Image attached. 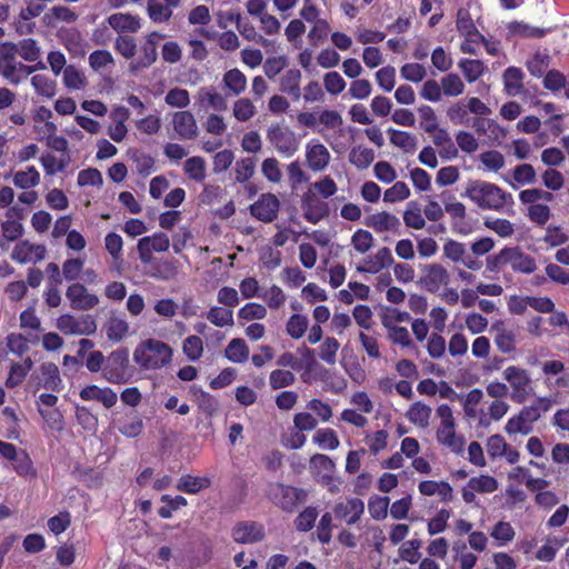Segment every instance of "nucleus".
<instances>
[{"label": "nucleus", "mask_w": 569, "mask_h": 569, "mask_svg": "<svg viewBox=\"0 0 569 569\" xmlns=\"http://www.w3.org/2000/svg\"><path fill=\"white\" fill-rule=\"evenodd\" d=\"M463 197L481 210L501 212L513 204V197L501 187L485 180H470L466 184Z\"/></svg>", "instance_id": "obj_1"}, {"label": "nucleus", "mask_w": 569, "mask_h": 569, "mask_svg": "<svg viewBox=\"0 0 569 569\" xmlns=\"http://www.w3.org/2000/svg\"><path fill=\"white\" fill-rule=\"evenodd\" d=\"M172 360V347L160 339H144L133 350V361L142 371L161 370L169 367Z\"/></svg>", "instance_id": "obj_2"}, {"label": "nucleus", "mask_w": 569, "mask_h": 569, "mask_svg": "<svg viewBox=\"0 0 569 569\" xmlns=\"http://www.w3.org/2000/svg\"><path fill=\"white\" fill-rule=\"evenodd\" d=\"M519 201L527 207L526 216L537 226L543 227L551 218L548 206L555 199L553 193L540 188L525 189L519 193Z\"/></svg>", "instance_id": "obj_3"}, {"label": "nucleus", "mask_w": 569, "mask_h": 569, "mask_svg": "<svg viewBox=\"0 0 569 569\" xmlns=\"http://www.w3.org/2000/svg\"><path fill=\"white\" fill-rule=\"evenodd\" d=\"M439 426L436 431V439L439 445L453 453H461L465 447V438L456 431V420L450 406L442 403L436 409Z\"/></svg>", "instance_id": "obj_4"}, {"label": "nucleus", "mask_w": 569, "mask_h": 569, "mask_svg": "<svg viewBox=\"0 0 569 569\" xmlns=\"http://www.w3.org/2000/svg\"><path fill=\"white\" fill-rule=\"evenodd\" d=\"M269 144L282 157H292L300 147L299 136L287 124L271 123L266 130Z\"/></svg>", "instance_id": "obj_5"}, {"label": "nucleus", "mask_w": 569, "mask_h": 569, "mask_svg": "<svg viewBox=\"0 0 569 569\" xmlns=\"http://www.w3.org/2000/svg\"><path fill=\"white\" fill-rule=\"evenodd\" d=\"M502 378L508 382L510 398L517 403L526 402L533 395V386L527 369L508 366L502 371Z\"/></svg>", "instance_id": "obj_6"}, {"label": "nucleus", "mask_w": 569, "mask_h": 569, "mask_svg": "<svg viewBox=\"0 0 569 569\" xmlns=\"http://www.w3.org/2000/svg\"><path fill=\"white\" fill-rule=\"evenodd\" d=\"M102 377L113 385H122L130 381L132 369L130 367L128 349H117L107 357Z\"/></svg>", "instance_id": "obj_7"}, {"label": "nucleus", "mask_w": 569, "mask_h": 569, "mask_svg": "<svg viewBox=\"0 0 569 569\" xmlns=\"http://www.w3.org/2000/svg\"><path fill=\"white\" fill-rule=\"evenodd\" d=\"M318 121L322 129H317V131L322 134L336 153L342 152L346 149V146L339 141V138L345 134L342 116L336 110H322L318 114Z\"/></svg>", "instance_id": "obj_8"}, {"label": "nucleus", "mask_w": 569, "mask_h": 569, "mask_svg": "<svg viewBox=\"0 0 569 569\" xmlns=\"http://www.w3.org/2000/svg\"><path fill=\"white\" fill-rule=\"evenodd\" d=\"M163 38L160 32H150L139 49V56L130 62V71L138 72L153 64L158 58V43Z\"/></svg>", "instance_id": "obj_9"}, {"label": "nucleus", "mask_w": 569, "mask_h": 569, "mask_svg": "<svg viewBox=\"0 0 569 569\" xmlns=\"http://www.w3.org/2000/svg\"><path fill=\"white\" fill-rule=\"evenodd\" d=\"M36 67L18 61L13 54L0 57V76L12 86H18L27 79Z\"/></svg>", "instance_id": "obj_10"}, {"label": "nucleus", "mask_w": 569, "mask_h": 569, "mask_svg": "<svg viewBox=\"0 0 569 569\" xmlns=\"http://www.w3.org/2000/svg\"><path fill=\"white\" fill-rule=\"evenodd\" d=\"M421 270L422 276L419 283L425 290L431 293H439V291L450 282L449 271L440 263L425 264Z\"/></svg>", "instance_id": "obj_11"}, {"label": "nucleus", "mask_w": 569, "mask_h": 569, "mask_svg": "<svg viewBox=\"0 0 569 569\" xmlns=\"http://www.w3.org/2000/svg\"><path fill=\"white\" fill-rule=\"evenodd\" d=\"M57 328L64 335L89 336L96 332L97 323L91 316L73 317L62 315L57 319Z\"/></svg>", "instance_id": "obj_12"}, {"label": "nucleus", "mask_w": 569, "mask_h": 569, "mask_svg": "<svg viewBox=\"0 0 569 569\" xmlns=\"http://www.w3.org/2000/svg\"><path fill=\"white\" fill-rule=\"evenodd\" d=\"M269 496L274 503L281 507L284 511H292L298 503L306 499V492L301 489L276 483L270 487Z\"/></svg>", "instance_id": "obj_13"}, {"label": "nucleus", "mask_w": 569, "mask_h": 569, "mask_svg": "<svg viewBox=\"0 0 569 569\" xmlns=\"http://www.w3.org/2000/svg\"><path fill=\"white\" fill-rule=\"evenodd\" d=\"M500 258L509 264L515 272L530 274L536 271V259L523 252L519 247L505 248L500 251Z\"/></svg>", "instance_id": "obj_14"}, {"label": "nucleus", "mask_w": 569, "mask_h": 569, "mask_svg": "<svg viewBox=\"0 0 569 569\" xmlns=\"http://www.w3.org/2000/svg\"><path fill=\"white\" fill-rule=\"evenodd\" d=\"M306 163L311 171H325L331 160L328 148L317 139H311L306 143Z\"/></svg>", "instance_id": "obj_15"}, {"label": "nucleus", "mask_w": 569, "mask_h": 569, "mask_svg": "<svg viewBox=\"0 0 569 569\" xmlns=\"http://www.w3.org/2000/svg\"><path fill=\"white\" fill-rule=\"evenodd\" d=\"M169 247V237L163 232H154L152 236L139 239L137 250L140 260L143 263H149L153 252H164Z\"/></svg>", "instance_id": "obj_16"}, {"label": "nucleus", "mask_w": 569, "mask_h": 569, "mask_svg": "<svg viewBox=\"0 0 569 569\" xmlns=\"http://www.w3.org/2000/svg\"><path fill=\"white\" fill-rule=\"evenodd\" d=\"M365 224L376 233L399 234L401 230L400 219L389 211H378L365 219Z\"/></svg>", "instance_id": "obj_17"}, {"label": "nucleus", "mask_w": 569, "mask_h": 569, "mask_svg": "<svg viewBox=\"0 0 569 569\" xmlns=\"http://www.w3.org/2000/svg\"><path fill=\"white\" fill-rule=\"evenodd\" d=\"M46 253V246L23 240L14 246L11 258L21 264L37 263L44 259Z\"/></svg>", "instance_id": "obj_18"}, {"label": "nucleus", "mask_w": 569, "mask_h": 569, "mask_svg": "<svg viewBox=\"0 0 569 569\" xmlns=\"http://www.w3.org/2000/svg\"><path fill=\"white\" fill-rule=\"evenodd\" d=\"M66 297L74 310H90L99 303L97 295L91 293L83 284L74 282L66 291Z\"/></svg>", "instance_id": "obj_19"}, {"label": "nucleus", "mask_w": 569, "mask_h": 569, "mask_svg": "<svg viewBox=\"0 0 569 569\" xmlns=\"http://www.w3.org/2000/svg\"><path fill=\"white\" fill-rule=\"evenodd\" d=\"M483 402V392L480 389L470 390L463 401L462 408L468 419L475 420L479 427L487 428L490 426V418L479 411L480 405Z\"/></svg>", "instance_id": "obj_20"}, {"label": "nucleus", "mask_w": 569, "mask_h": 569, "mask_svg": "<svg viewBox=\"0 0 569 569\" xmlns=\"http://www.w3.org/2000/svg\"><path fill=\"white\" fill-rule=\"evenodd\" d=\"M303 218L313 224H317L329 214L327 202L318 198L315 193L308 192L301 201Z\"/></svg>", "instance_id": "obj_21"}, {"label": "nucleus", "mask_w": 569, "mask_h": 569, "mask_svg": "<svg viewBox=\"0 0 569 569\" xmlns=\"http://www.w3.org/2000/svg\"><path fill=\"white\" fill-rule=\"evenodd\" d=\"M539 419V413L536 409L523 408L518 415L511 417L505 430L508 435H528L532 431V423Z\"/></svg>", "instance_id": "obj_22"}, {"label": "nucleus", "mask_w": 569, "mask_h": 569, "mask_svg": "<svg viewBox=\"0 0 569 569\" xmlns=\"http://www.w3.org/2000/svg\"><path fill=\"white\" fill-rule=\"evenodd\" d=\"M279 206V200L274 194L264 193L250 207V211L257 219L271 222L278 214Z\"/></svg>", "instance_id": "obj_23"}, {"label": "nucleus", "mask_w": 569, "mask_h": 569, "mask_svg": "<svg viewBox=\"0 0 569 569\" xmlns=\"http://www.w3.org/2000/svg\"><path fill=\"white\" fill-rule=\"evenodd\" d=\"M232 538L238 543H254L264 538V528L257 522H240L232 529Z\"/></svg>", "instance_id": "obj_24"}, {"label": "nucleus", "mask_w": 569, "mask_h": 569, "mask_svg": "<svg viewBox=\"0 0 569 569\" xmlns=\"http://www.w3.org/2000/svg\"><path fill=\"white\" fill-rule=\"evenodd\" d=\"M365 511V503L359 498H349L338 502L335 507L337 518L345 520L348 525L356 523Z\"/></svg>", "instance_id": "obj_25"}, {"label": "nucleus", "mask_w": 569, "mask_h": 569, "mask_svg": "<svg viewBox=\"0 0 569 569\" xmlns=\"http://www.w3.org/2000/svg\"><path fill=\"white\" fill-rule=\"evenodd\" d=\"M79 396L83 401H99L107 409L113 407L118 401V396L111 388H101L96 385L84 387Z\"/></svg>", "instance_id": "obj_26"}, {"label": "nucleus", "mask_w": 569, "mask_h": 569, "mask_svg": "<svg viewBox=\"0 0 569 569\" xmlns=\"http://www.w3.org/2000/svg\"><path fill=\"white\" fill-rule=\"evenodd\" d=\"M393 258L391 250L387 247H382L375 254L368 256L361 266L358 267L360 272L378 273L382 269L391 266Z\"/></svg>", "instance_id": "obj_27"}, {"label": "nucleus", "mask_w": 569, "mask_h": 569, "mask_svg": "<svg viewBox=\"0 0 569 569\" xmlns=\"http://www.w3.org/2000/svg\"><path fill=\"white\" fill-rule=\"evenodd\" d=\"M173 129L181 139L191 140L198 133L193 114L189 111H178L172 117Z\"/></svg>", "instance_id": "obj_28"}, {"label": "nucleus", "mask_w": 569, "mask_h": 569, "mask_svg": "<svg viewBox=\"0 0 569 569\" xmlns=\"http://www.w3.org/2000/svg\"><path fill=\"white\" fill-rule=\"evenodd\" d=\"M16 53L28 62H38L36 69L44 70L47 67L40 61L41 49L34 39L27 38L19 41L16 46Z\"/></svg>", "instance_id": "obj_29"}, {"label": "nucleus", "mask_w": 569, "mask_h": 569, "mask_svg": "<svg viewBox=\"0 0 569 569\" xmlns=\"http://www.w3.org/2000/svg\"><path fill=\"white\" fill-rule=\"evenodd\" d=\"M39 383L53 392H60L63 389L59 369L54 363L48 362L41 365Z\"/></svg>", "instance_id": "obj_30"}, {"label": "nucleus", "mask_w": 569, "mask_h": 569, "mask_svg": "<svg viewBox=\"0 0 569 569\" xmlns=\"http://www.w3.org/2000/svg\"><path fill=\"white\" fill-rule=\"evenodd\" d=\"M110 27L119 32H137L141 28V19L131 13H113L108 18Z\"/></svg>", "instance_id": "obj_31"}, {"label": "nucleus", "mask_w": 569, "mask_h": 569, "mask_svg": "<svg viewBox=\"0 0 569 569\" xmlns=\"http://www.w3.org/2000/svg\"><path fill=\"white\" fill-rule=\"evenodd\" d=\"M30 84L34 92L43 99H52L58 91L57 81L44 73L33 74L30 79Z\"/></svg>", "instance_id": "obj_32"}, {"label": "nucleus", "mask_w": 569, "mask_h": 569, "mask_svg": "<svg viewBox=\"0 0 569 569\" xmlns=\"http://www.w3.org/2000/svg\"><path fill=\"white\" fill-rule=\"evenodd\" d=\"M40 180V172L34 166H27L24 169L12 173V183L23 190L36 188L39 186Z\"/></svg>", "instance_id": "obj_33"}, {"label": "nucleus", "mask_w": 569, "mask_h": 569, "mask_svg": "<svg viewBox=\"0 0 569 569\" xmlns=\"http://www.w3.org/2000/svg\"><path fill=\"white\" fill-rule=\"evenodd\" d=\"M432 409L430 406L416 401L410 405L406 412V418L415 426L421 429L429 427Z\"/></svg>", "instance_id": "obj_34"}, {"label": "nucleus", "mask_w": 569, "mask_h": 569, "mask_svg": "<svg viewBox=\"0 0 569 569\" xmlns=\"http://www.w3.org/2000/svg\"><path fill=\"white\" fill-rule=\"evenodd\" d=\"M387 133L392 146L401 149L406 153H413L416 151L418 146L416 134L392 128L388 129Z\"/></svg>", "instance_id": "obj_35"}, {"label": "nucleus", "mask_w": 569, "mask_h": 569, "mask_svg": "<svg viewBox=\"0 0 569 569\" xmlns=\"http://www.w3.org/2000/svg\"><path fill=\"white\" fill-rule=\"evenodd\" d=\"M310 466L321 482L329 483L332 480L336 466L328 456L321 453L312 456L310 459Z\"/></svg>", "instance_id": "obj_36"}, {"label": "nucleus", "mask_w": 569, "mask_h": 569, "mask_svg": "<svg viewBox=\"0 0 569 569\" xmlns=\"http://www.w3.org/2000/svg\"><path fill=\"white\" fill-rule=\"evenodd\" d=\"M210 486L211 478L209 476L184 475L178 480L177 489L189 495H196Z\"/></svg>", "instance_id": "obj_37"}, {"label": "nucleus", "mask_w": 569, "mask_h": 569, "mask_svg": "<svg viewBox=\"0 0 569 569\" xmlns=\"http://www.w3.org/2000/svg\"><path fill=\"white\" fill-rule=\"evenodd\" d=\"M301 72L299 69L287 70L280 79V90L295 100H298L301 96L300 91Z\"/></svg>", "instance_id": "obj_38"}, {"label": "nucleus", "mask_w": 569, "mask_h": 569, "mask_svg": "<svg viewBox=\"0 0 569 569\" xmlns=\"http://www.w3.org/2000/svg\"><path fill=\"white\" fill-rule=\"evenodd\" d=\"M181 350L184 357L191 361H199L204 352V343L198 335H190L182 340Z\"/></svg>", "instance_id": "obj_39"}, {"label": "nucleus", "mask_w": 569, "mask_h": 569, "mask_svg": "<svg viewBox=\"0 0 569 569\" xmlns=\"http://www.w3.org/2000/svg\"><path fill=\"white\" fill-rule=\"evenodd\" d=\"M505 91L508 96H518L522 88L523 72L520 68L509 67L502 74Z\"/></svg>", "instance_id": "obj_40"}, {"label": "nucleus", "mask_w": 569, "mask_h": 569, "mask_svg": "<svg viewBox=\"0 0 569 569\" xmlns=\"http://www.w3.org/2000/svg\"><path fill=\"white\" fill-rule=\"evenodd\" d=\"M249 347L241 338H233L228 343L224 356L233 363H244L249 359Z\"/></svg>", "instance_id": "obj_41"}, {"label": "nucleus", "mask_w": 569, "mask_h": 569, "mask_svg": "<svg viewBox=\"0 0 569 569\" xmlns=\"http://www.w3.org/2000/svg\"><path fill=\"white\" fill-rule=\"evenodd\" d=\"M222 82L224 88L232 96L241 94L247 88V78L243 72L237 68L227 71L223 74Z\"/></svg>", "instance_id": "obj_42"}, {"label": "nucleus", "mask_w": 569, "mask_h": 569, "mask_svg": "<svg viewBox=\"0 0 569 569\" xmlns=\"http://www.w3.org/2000/svg\"><path fill=\"white\" fill-rule=\"evenodd\" d=\"M107 338L113 342H119L129 335V323L124 318L110 317L106 326Z\"/></svg>", "instance_id": "obj_43"}, {"label": "nucleus", "mask_w": 569, "mask_h": 569, "mask_svg": "<svg viewBox=\"0 0 569 569\" xmlns=\"http://www.w3.org/2000/svg\"><path fill=\"white\" fill-rule=\"evenodd\" d=\"M198 99L202 104L214 111H224L228 108L227 99L212 88H201L198 92Z\"/></svg>", "instance_id": "obj_44"}, {"label": "nucleus", "mask_w": 569, "mask_h": 569, "mask_svg": "<svg viewBox=\"0 0 569 569\" xmlns=\"http://www.w3.org/2000/svg\"><path fill=\"white\" fill-rule=\"evenodd\" d=\"M128 156L140 176L147 177L154 171V159L150 154L138 149H130Z\"/></svg>", "instance_id": "obj_45"}, {"label": "nucleus", "mask_w": 569, "mask_h": 569, "mask_svg": "<svg viewBox=\"0 0 569 569\" xmlns=\"http://www.w3.org/2000/svg\"><path fill=\"white\" fill-rule=\"evenodd\" d=\"M62 82L68 90H83L88 83L84 73L73 64L62 72Z\"/></svg>", "instance_id": "obj_46"}, {"label": "nucleus", "mask_w": 569, "mask_h": 569, "mask_svg": "<svg viewBox=\"0 0 569 569\" xmlns=\"http://www.w3.org/2000/svg\"><path fill=\"white\" fill-rule=\"evenodd\" d=\"M402 219L408 228L415 230H421L426 226V217L423 214V211L421 210L420 206L415 201H410L407 204L406 210L403 211Z\"/></svg>", "instance_id": "obj_47"}, {"label": "nucleus", "mask_w": 569, "mask_h": 569, "mask_svg": "<svg viewBox=\"0 0 569 569\" xmlns=\"http://www.w3.org/2000/svg\"><path fill=\"white\" fill-rule=\"evenodd\" d=\"M206 319L213 326L219 328L232 327L233 321V311L228 308L213 306L209 308L206 313Z\"/></svg>", "instance_id": "obj_48"}, {"label": "nucleus", "mask_w": 569, "mask_h": 569, "mask_svg": "<svg viewBox=\"0 0 569 569\" xmlns=\"http://www.w3.org/2000/svg\"><path fill=\"white\" fill-rule=\"evenodd\" d=\"M381 325L385 329L400 326L411 320L410 313L398 308L386 307L380 313Z\"/></svg>", "instance_id": "obj_49"}, {"label": "nucleus", "mask_w": 569, "mask_h": 569, "mask_svg": "<svg viewBox=\"0 0 569 569\" xmlns=\"http://www.w3.org/2000/svg\"><path fill=\"white\" fill-rule=\"evenodd\" d=\"M458 67L469 83L477 81L486 71L483 62L475 59H461Z\"/></svg>", "instance_id": "obj_50"}, {"label": "nucleus", "mask_w": 569, "mask_h": 569, "mask_svg": "<svg viewBox=\"0 0 569 569\" xmlns=\"http://www.w3.org/2000/svg\"><path fill=\"white\" fill-rule=\"evenodd\" d=\"M510 406L505 400L485 401L480 405L479 411L490 418V425L493 421L501 420L509 411Z\"/></svg>", "instance_id": "obj_51"}, {"label": "nucleus", "mask_w": 569, "mask_h": 569, "mask_svg": "<svg viewBox=\"0 0 569 569\" xmlns=\"http://www.w3.org/2000/svg\"><path fill=\"white\" fill-rule=\"evenodd\" d=\"M312 441L322 450H335L340 445L337 432L330 428L318 429Z\"/></svg>", "instance_id": "obj_52"}, {"label": "nucleus", "mask_w": 569, "mask_h": 569, "mask_svg": "<svg viewBox=\"0 0 569 569\" xmlns=\"http://www.w3.org/2000/svg\"><path fill=\"white\" fill-rule=\"evenodd\" d=\"M375 160V151L370 148L357 146L349 153V161L358 169H367Z\"/></svg>", "instance_id": "obj_53"}, {"label": "nucleus", "mask_w": 569, "mask_h": 569, "mask_svg": "<svg viewBox=\"0 0 569 569\" xmlns=\"http://www.w3.org/2000/svg\"><path fill=\"white\" fill-rule=\"evenodd\" d=\"M183 171L189 179L202 182L206 179V161L201 157H191L184 161Z\"/></svg>", "instance_id": "obj_54"}, {"label": "nucleus", "mask_w": 569, "mask_h": 569, "mask_svg": "<svg viewBox=\"0 0 569 569\" xmlns=\"http://www.w3.org/2000/svg\"><path fill=\"white\" fill-rule=\"evenodd\" d=\"M440 89H442L443 96L446 97H458L465 92L466 86L457 73H447L440 79Z\"/></svg>", "instance_id": "obj_55"}, {"label": "nucleus", "mask_w": 569, "mask_h": 569, "mask_svg": "<svg viewBox=\"0 0 569 569\" xmlns=\"http://www.w3.org/2000/svg\"><path fill=\"white\" fill-rule=\"evenodd\" d=\"M387 330V338L393 345L400 346L405 349H415L416 346L411 339L410 332L406 327L397 326Z\"/></svg>", "instance_id": "obj_56"}, {"label": "nucleus", "mask_w": 569, "mask_h": 569, "mask_svg": "<svg viewBox=\"0 0 569 569\" xmlns=\"http://www.w3.org/2000/svg\"><path fill=\"white\" fill-rule=\"evenodd\" d=\"M260 299H262L270 309L277 310L286 303L287 296L279 286L272 284L268 289H262Z\"/></svg>", "instance_id": "obj_57"}, {"label": "nucleus", "mask_w": 569, "mask_h": 569, "mask_svg": "<svg viewBox=\"0 0 569 569\" xmlns=\"http://www.w3.org/2000/svg\"><path fill=\"white\" fill-rule=\"evenodd\" d=\"M309 326V319L300 313L292 315L286 323V332L292 339H300L305 336Z\"/></svg>", "instance_id": "obj_58"}, {"label": "nucleus", "mask_w": 569, "mask_h": 569, "mask_svg": "<svg viewBox=\"0 0 569 569\" xmlns=\"http://www.w3.org/2000/svg\"><path fill=\"white\" fill-rule=\"evenodd\" d=\"M490 536L497 541L499 547H503L513 540L516 531L509 522L498 521L492 527Z\"/></svg>", "instance_id": "obj_59"}, {"label": "nucleus", "mask_w": 569, "mask_h": 569, "mask_svg": "<svg viewBox=\"0 0 569 569\" xmlns=\"http://www.w3.org/2000/svg\"><path fill=\"white\" fill-rule=\"evenodd\" d=\"M267 315V307L257 302H248L238 310V318L242 321L262 320Z\"/></svg>", "instance_id": "obj_60"}, {"label": "nucleus", "mask_w": 569, "mask_h": 569, "mask_svg": "<svg viewBox=\"0 0 569 569\" xmlns=\"http://www.w3.org/2000/svg\"><path fill=\"white\" fill-rule=\"evenodd\" d=\"M33 362L30 358H27L22 363H14L11 366L9 377L6 381L7 387L13 388L20 385L27 373L31 370Z\"/></svg>", "instance_id": "obj_61"}, {"label": "nucleus", "mask_w": 569, "mask_h": 569, "mask_svg": "<svg viewBox=\"0 0 569 569\" xmlns=\"http://www.w3.org/2000/svg\"><path fill=\"white\" fill-rule=\"evenodd\" d=\"M492 330L497 331L495 342L501 352H510L515 349V333L501 325H493Z\"/></svg>", "instance_id": "obj_62"}, {"label": "nucleus", "mask_w": 569, "mask_h": 569, "mask_svg": "<svg viewBox=\"0 0 569 569\" xmlns=\"http://www.w3.org/2000/svg\"><path fill=\"white\" fill-rule=\"evenodd\" d=\"M12 468L22 477H34L36 471L29 455L24 450H18L11 459Z\"/></svg>", "instance_id": "obj_63"}, {"label": "nucleus", "mask_w": 569, "mask_h": 569, "mask_svg": "<svg viewBox=\"0 0 569 569\" xmlns=\"http://www.w3.org/2000/svg\"><path fill=\"white\" fill-rule=\"evenodd\" d=\"M373 243L375 238L368 230L358 229L351 236V246L358 253H367L373 247Z\"/></svg>", "instance_id": "obj_64"}]
</instances>
